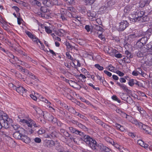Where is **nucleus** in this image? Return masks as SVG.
I'll list each match as a JSON object with an SVG mask.
<instances>
[{"label":"nucleus","instance_id":"nucleus-43","mask_svg":"<svg viewBox=\"0 0 152 152\" xmlns=\"http://www.w3.org/2000/svg\"><path fill=\"white\" fill-rule=\"evenodd\" d=\"M95 66L99 70L102 71L104 69V68L102 66H100L99 64H95Z\"/></svg>","mask_w":152,"mask_h":152},{"label":"nucleus","instance_id":"nucleus-48","mask_svg":"<svg viewBox=\"0 0 152 152\" xmlns=\"http://www.w3.org/2000/svg\"><path fill=\"white\" fill-rule=\"evenodd\" d=\"M112 98L113 100L117 101L119 103H120L121 102L120 100L118 99V98L116 95L113 96L112 97Z\"/></svg>","mask_w":152,"mask_h":152},{"label":"nucleus","instance_id":"nucleus-15","mask_svg":"<svg viewBox=\"0 0 152 152\" xmlns=\"http://www.w3.org/2000/svg\"><path fill=\"white\" fill-rule=\"evenodd\" d=\"M20 140L27 144L29 143L31 141L29 137L26 135L23 134L22 135Z\"/></svg>","mask_w":152,"mask_h":152},{"label":"nucleus","instance_id":"nucleus-25","mask_svg":"<svg viewBox=\"0 0 152 152\" xmlns=\"http://www.w3.org/2000/svg\"><path fill=\"white\" fill-rule=\"evenodd\" d=\"M94 27V29L99 31L102 32L104 30L102 28L98 25H95Z\"/></svg>","mask_w":152,"mask_h":152},{"label":"nucleus","instance_id":"nucleus-64","mask_svg":"<svg viewBox=\"0 0 152 152\" xmlns=\"http://www.w3.org/2000/svg\"><path fill=\"white\" fill-rule=\"evenodd\" d=\"M104 72L109 77H111L112 76L111 73L107 70H104Z\"/></svg>","mask_w":152,"mask_h":152},{"label":"nucleus","instance_id":"nucleus-9","mask_svg":"<svg viewBox=\"0 0 152 152\" xmlns=\"http://www.w3.org/2000/svg\"><path fill=\"white\" fill-rule=\"evenodd\" d=\"M55 145V143L52 140H46L44 141V146L48 148L52 147L54 145Z\"/></svg>","mask_w":152,"mask_h":152},{"label":"nucleus","instance_id":"nucleus-54","mask_svg":"<svg viewBox=\"0 0 152 152\" xmlns=\"http://www.w3.org/2000/svg\"><path fill=\"white\" fill-rule=\"evenodd\" d=\"M127 120H128L129 121L131 122L132 121V119H133L132 117L130 115H127L126 116V118Z\"/></svg>","mask_w":152,"mask_h":152},{"label":"nucleus","instance_id":"nucleus-50","mask_svg":"<svg viewBox=\"0 0 152 152\" xmlns=\"http://www.w3.org/2000/svg\"><path fill=\"white\" fill-rule=\"evenodd\" d=\"M66 55L67 57L69 59L73 61V58L72 57L70 54L68 52H66Z\"/></svg>","mask_w":152,"mask_h":152},{"label":"nucleus","instance_id":"nucleus-52","mask_svg":"<svg viewBox=\"0 0 152 152\" xmlns=\"http://www.w3.org/2000/svg\"><path fill=\"white\" fill-rule=\"evenodd\" d=\"M45 130L42 128H41L38 131V133L39 134H41L45 133Z\"/></svg>","mask_w":152,"mask_h":152},{"label":"nucleus","instance_id":"nucleus-8","mask_svg":"<svg viewBox=\"0 0 152 152\" xmlns=\"http://www.w3.org/2000/svg\"><path fill=\"white\" fill-rule=\"evenodd\" d=\"M94 121L98 124L101 125L102 127L105 128L107 129H109L110 127L104 123L103 122L97 117L95 119Z\"/></svg>","mask_w":152,"mask_h":152},{"label":"nucleus","instance_id":"nucleus-63","mask_svg":"<svg viewBox=\"0 0 152 152\" xmlns=\"http://www.w3.org/2000/svg\"><path fill=\"white\" fill-rule=\"evenodd\" d=\"M151 28V27H150V28H149V29L147 31V34H148V35H149L150 36H151V32L152 31V29Z\"/></svg>","mask_w":152,"mask_h":152},{"label":"nucleus","instance_id":"nucleus-32","mask_svg":"<svg viewBox=\"0 0 152 152\" xmlns=\"http://www.w3.org/2000/svg\"><path fill=\"white\" fill-rule=\"evenodd\" d=\"M77 123H76V125L78 126V127L81 128L82 129H87L86 127L84 125H83V124H81V123H80L78 122H76Z\"/></svg>","mask_w":152,"mask_h":152},{"label":"nucleus","instance_id":"nucleus-28","mask_svg":"<svg viewBox=\"0 0 152 152\" xmlns=\"http://www.w3.org/2000/svg\"><path fill=\"white\" fill-rule=\"evenodd\" d=\"M142 129L143 130L145 131L146 133L148 134H150V133H151V131H150V132H149V130H147V129H150V127L145 124H143Z\"/></svg>","mask_w":152,"mask_h":152},{"label":"nucleus","instance_id":"nucleus-10","mask_svg":"<svg viewBox=\"0 0 152 152\" xmlns=\"http://www.w3.org/2000/svg\"><path fill=\"white\" fill-rule=\"evenodd\" d=\"M97 145L98 144H97L96 141L93 139L92 140H91V142L88 145L92 149L95 150L97 149Z\"/></svg>","mask_w":152,"mask_h":152},{"label":"nucleus","instance_id":"nucleus-7","mask_svg":"<svg viewBox=\"0 0 152 152\" xmlns=\"http://www.w3.org/2000/svg\"><path fill=\"white\" fill-rule=\"evenodd\" d=\"M129 25L126 20H123L120 23L119 29L120 31H124Z\"/></svg>","mask_w":152,"mask_h":152},{"label":"nucleus","instance_id":"nucleus-37","mask_svg":"<svg viewBox=\"0 0 152 152\" xmlns=\"http://www.w3.org/2000/svg\"><path fill=\"white\" fill-rule=\"evenodd\" d=\"M135 82H136V80L133 79H130L128 82L129 85L131 86H132L134 84Z\"/></svg>","mask_w":152,"mask_h":152},{"label":"nucleus","instance_id":"nucleus-4","mask_svg":"<svg viewBox=\"0 0 152 152\" xmlns=\"http://www.w3.org/2000/svg\"><path fill=\"white\" fill-rule=\"evenodd\" d=\"M18 118L20 119V121L23 124L26 125L29 127L31 128L32 127V124H33V120L31 119L28 120L24 119L23 118H21L20 116H18Z\"/></svg>","mask_w":152,"mask_h":152},{"label":"nucleus","instance_id":"nucleus-44","mask_svg":"<svg viewBox=\"0 0 152 152\" xmlns=\"http://www.w3.org/2000/svg\"><path fill=\"white\" fill-rule=\"evenodd\" d=\"M144 54V53L140 50L137 52V55L138 57H142L143 56Z\"/></svg>","mask_w":152,"mask_h":152},{"label":"nucleus","instance_id":"nucleus-34","mask_svg":"<svg viewBox=\"0 0 152 152\" xmlns=\"http://www.w3.org/2000/svg\"><path fill=\"white\" fill-rule=\"evenodd\" d=\"M131 7H129L128 6H126L124 9V12L125 13H129V12L131 10Z\"/></svg>","mask_w":152,"mask_h":152},{"label":"nucleus","instance_id":"nucleus-5","mask_svg":"<svg viewBox=\"0 0 152 152\" xmlns=\"http://www.w3.org/2000/svg\"><path fill=\"white\" fill-rule=\"evenodd\" d=\"M18 118L20 119V121L23 124L26 125L29 127L31 128L32 127V124H33V120L31 119L28 120L24 119L23 118H21L20 116H18Z\"/></svg>","mask_w":152,"mask_h":152},{"label":"nucleus","instance_id":"nucleus-56","mask_svg":"<svg viewBox=\"0 0 152 152\" xmlns=\"http://www.w3.org/2000/svg\"><path fill=\"white\" fill-rule=\"evenodd\" d=\"M117 52L115 53L114 56H115L116 58H120L122 57V56L121 54L117 53Z\"/></svg>","mask_w":152,"mask_h":152},{"label":"nucleus","instance_id":"nucleus-16","mask_svg":"<svg viewBox=\"0 0 152 152\" xmlns=\"http://www.w3.org/2000/svg\"><path fill=\"white\" fill-rule=\"evenodd\" d=\"M117 84L120 86L121 88L123 89L124 90H125L126 92H128L130 91L127 87L126 86L123 84H121L119 82H117Z\"/></svg>","mask_w":152,"mask_h":152},{"label":"nucleus","instance_id":"nucleus-26","mask_svg":"<svg viewBox=\"0 0 152 152\" xmlns=\"http://www.w3.org/2000/svg\"><path fill=\"white\" fill-rule=\"evenodd\" d=\"M144 45L138 40L136 44V46L137 49H140L144 46Z\"/></svg>","mask_w":152,"mask_h":152},{"label":"nucleus","instance_id":"nucleus-62","mask_svg":"<svg viewBox=\"0 0 152 152\" xmlns=\"http://www.w3.org/2000/svg\"><path fill=\"white\" fill-rule=\"evenodd\" d=\"M88 85L89 86H90L92 87L93 89L96 90H99V88L98 87H95V86L92 83H90L88 84Z\"/></svg>","mask_w":152,"mask_h":152},{"label":"nucleus","instance_id":"nucleus-59","mask_svg":"<svg viewBox=\"0 0 152 152\" xmlns=\"http://www.w3.org/2000/svg\"><path fill=\"white\" fill-rule=\"evenodd\" d=\"M137 142L138 144L140 145L141 146H143V145H144V142L141 140H138Z\"/></svg>","mask_w":152,"mask_h":152},{"label":"nucleus","instance_id":"nucleus-13","mask_svg":"<svg viewBox=\"0 0 152 152\" xmlns=\"http://www.w3.org/2000/svg\"><path fill=\"white\" fill-rule=\"evenodd\" d=\"M22 134L20 133V130L16 131L13 134V137L16 139L20 140Z\"/></svg>","mask_w":152,"mask_h":152},{"label":"nucleus","instance_id":"nucleus-60","mask_svg":"<svg viewBox=\"0 0 152 152\" xmlns=\"http://www.w3.org/2000/svg\"><path fill=\"white\" fill-rule=\"evenodd\" d=\"M116 73L120 76H123L124 75V74L123 72H122L119 70L117 71Z\"/></svg>","mask_w":152,"mask_h":152},{"label":"nucleus","instance_id":"nucleus-2","mask_svg":"<svg viewBox=\"0 0 152 152\" xmlns=\"http://www.w3.org/2000/svg\"><path fill=\"white\" fill-rule=\"evenodd\" d=\"M144 14V12L143 11L137 10L134 14L131 15L129 18L130 21L133 23L140 21L141 20Z\"/></svg>","mask_w":152,"mask_h":152},{"label":"nucleus","instance_id":"nucleus-53","mask_svg":"<svg viewBox=\"0 0 152 152\" xmlns=\"http://www.w3.org/2000/svg\"><path fill=\"white\" fill-rule=\"evenodd\" d=\"M76 134H79L80 136H83V137L85 135L84 134L83 132L81 131H79L77 130V131Z\"/></svg>","mask_w":152,"mask_h":152},{"label":"nucleus","instance_id":"nucleus-12","mask_svg":"<svg viewBox=\"0 0 152 152\" xmlns=\"http://www.w3.org/2000/svg\"><path fill=\"white\" fill-rule=\"evenodd\" d=\"M115 3V0H110L107 1L105 4L107 7H108V10H110L112 6Z\"/></svg>","mask_w":152,"mask_h":152},{"label":"nucleus","instance_id":"nucleus-57","mask_svg":"<svg viewBox=\"0 0 152 152\" xmlns=\"http://www.w3.org/2000/svg\"><path fill=\"white\" fill-rule=\"evenodd\" d=\"M108 68H109V70L110 71L113 72L114 71L115 68L112 65L110 64L108 66Z\"/></svg>","mask_w":152,"mask_h":152},{"label":"nucleus","instance_id":"nucleus-45","mask_svg":"<svg viewBox=\"0 0 152 152\" xmlns=\"http://www.w3.org/2000/svg\"><path fill=\"white\" fill-rule=\"evenodd\" d=\"M140 49V50L144 53H145L146 52H149L147 48H146L145 47H143V46L142 48H141Z\"/></svg>","mask_w":152,"mask_h":152},{"label":"nucleus","instance_id":"nucleus-41","mask_svg":"<svg viewBox=\"0 0 152 152\" xmlns=\"http://www.w3.org/2000/svg\"><path fill=\"white\" fill-rule=\"evenodd\" d=\"M69 129L70 132L72 133L76 134L77 132V130L75 128L72 127H70L69 128Z\"/></svg>","mask_w":152,"mask_h":152},{"label":"nucleus","instance_id":"nucleus-20","mask_svg":"<svg viewBox=\"0 0 152 152\" xmlns=\"http://www.w3.org/2000/svg\"><path fill=\"white\" fill-rule=\"evenodd\" d=\"M115 126L118 130L121 132H123L125 130L123 126H121V125L118 123H116L115 124Z\"/></svg>","mask_w":152,"mask_h":152},{"label":"nucleus","instance_id":"nucleus-33","mask_svg":"<svg viewBox=\"0 0 152 152\" xmlns=\"http://www.w3.org/2000/svg\"><path fill=\"white\" fill-rule=\"evenodd\" d=\"M80 11L82 14L83 15H85V14H86V7H80Z\"/></svg>","mask_w":152,"mask_h":152},{"label":"nucleus","instance_id":"nucleus-61","mask_svg":"<svg viewBox=\"0 0 152 152\" xmlns=\"http://www.w3.org/2000/svg\"><path fill=\"white\" fill-rule=\"evenodd\" d=\"M121 98L123 100L126 101L128 98V97L127 95L123 94V95L122 96Z\"/></svg>","mask_w":152,"mask_h":152},{"label":"nucleus","instance_id":"nucleus-29","mask_svg":"<svg viewBox=\"0 0 152 152\" xmlns=\"http://www.w3.org/2000/svg\"><path fill=\"white\" fill-rule=\"evenodd\" d=\"M108 7H107L105 4L104 6H102L100 8V11H102V12H104L107 10H109Z\"/></svg>","mask_w":152,"mask_h":152},{"label":"nucleus","instance_id":"nucleus-6","mask_svg":"<svg viewBox=\"0 0 152 152\" xmlns=\"http://www.w3.org/2000/svg\"><path fill=\"white\" fill-rule=\"evenodd\" d=\"M97 148L102 152H112V150L110 148L100 143L98 144Z\"/></svg>","mask_w":152,"mask_h":152},{"label":"nucleus","instance_id":"nucleus-21","mask_svg":"<svg viewBox=\"0 0 152 152\" xmlns=\"http://www.w3.org/2000/svg\"><path fill=\"white\" fill-rule=\"evenodd\" d=\"M87 14L88 16L91 17L92 18H96V13L94 12H91L90 11H87Z\"/></svg>","mask_w":152,"mask_h":152},{"label":"nucleus","instance_id":"nucleus-23","mask_svg":"<svg viewBox=\"0 0 152 152\" xmlns=\"http://www.w3.org/2000/svg\"><path fill=\"white\" fill-rule=\"evenodd\" d=\"M104 139L107 142L110 143L112 145H115V142L112 139L108 137H104Z\"/></svg>","mask_w":152,"mask_h":152},{"label":"nucleus","instance_id":"nucleus-1","mask_svg":"<svg viewBox=\"0 0 152 152\" xmlns=\"http://www.w3.org/2000/svg\"><path fill=\"white\" fill-rule=\"evenodd\" d=\"M12 120L8 118L7 114L0 110V129L2 127L7 128Z\"/></svg>","mask_w":152,"mask_h":152},{"label":"nucleus","instance_id":"nucleus-58","mask_svg":"<svg viewBox=\"0 0 152 152\" xmlns=\"http://www.w3.org/2000/svg\"><path fill=\"white\" fill-rule=\"evenodd\" d=\"M137 109L141 114L143 113H144V111L143 110V109L141 107L137 106Z\"/></svg>","mask_w":152,"mask_h":152},{"label":"nucleus","instance_id":"nucleus-40","mask_svg":"<svg viewBox=\"0 0 152 152\" xmlns=\"http://www.w3.org/2000/svg\"><path fill=\"white\" fill-rule=\"evenodd\" d=\"M12 126L15 130L18 131L20 130L21 129V127H20V126L18 124H14L12 125Z\"/></svg>","mask_w":152,"mask_h":152},{"label":"nucleus","instance_id":"nucleus-18","mask_svg":"<svg viewBox=\"0 0 152 152\" xmlns=\"http://www.w3.org/2000/svg\"><path fill=\"white\" fill-rule=\"evenodd\" d=\"M43 3L48 7L52 6L51 0H44L43 1Z\"/></svg>","mask_w":152,"mask_h":152},{"label":"nucleus","instance_id":"nucleus-39","mask_svg":"<svg viewBox=\"0 0 152 152\" xmlns=\"http://www.w3.org/2000/svg\"><path fill=\"white\" fill-rule=\"evenodd\" d=\"M66 4L68 5H72L75 3L74 0H64Z\"/></svg>","mask_w":152,"mask_h":152},{"label":"nucleus","instance_id":"nucleus-49","mask_svg":"<svg viewBox=\"0 0 152 152\" xmlns=\"http://www.w3.org/2000/svg\"><path fill=\"white\" fill-rule=\"evenodd\" d=\"M52 4V6L53 5H59L58 4V0H51Z\"/></svg>","mask_w":152,"mask_h":152},{"label":"nucleus","instance_id":"nucleus-35","mask_svg":"<svg viewBox=\"0 0 152 152\" xmlns=\"http://www.w3.org/2000/svg\"><path fill=\"white\" fill-rule=\"evenodd\" d=\"M65 45L67 48L71 50H72L74 47L69 42L67 41L65 42Z\"/></svg>","mask_w":152,"mask_h":152},{"label":"nucleus","instance_id":"nucleus-42","mask_svg":"<svg viewBox=\"0 0 152 152\" xmlns=\"http://www.w3.org/2000/svg\"><path fill=\"white\" fill-rule=\"evenodd\" d=\"M140 5V7L142 8L145 6L146 4V1H140L139 3Z\"/></svg>","mask_w":152,"mask_h":152},{"label":"nucleus","instance_id":"nucleus-55","mask_svg":"<svg viewBox=\"0 0 152 152\" xmlns=\"http://www.w3.org/2000/svg\"><path fill=\"white\" fill-rule=\"evenodd\" d=\"M34 141L36 143H40L41 142V139L39 137H36L34 139Z\"/></svg>","mask_w":152,"mask_h":152},{"label":"nucleus","instance_id":"nucleus-11","mask_svg":"<svg viewBox=\"0 0 152 152\" xmlns=\"http://www.w3.org/2000/svg\"><path fill=\"white\" fill-rule=\"evenodd\" d=\"M93 139L90 136L87 135H85L83 137L81 138V139L84 141L87 145L91 142V140H92Z\"/></svg>","mask_w":152,"mask_h":152},{"label":"nucleus","instance_id":"nucleus-14","mask_svg":"<svg viewBox=\"0 0 152 152\" xmlns=\"http://www.w3.org/2000/svg\"><path fill=\"white\" fill-rule=\"evenodd\" d=\"M16 91L20 94L23 95V94L26 92L27 90L21 86H19L16 89Z\"/></svg>","mask_w":152,"mask_h":152},{"label":"nucleus","instance_id":"nucleus-24","mask_svg":"<svg viewBox=\"0 0 152 152\" xmlns=\"http://www.w3.org/2000/svg\"><path fill=\"white\" fill-rule=\"evenodd\" d=\"M32 39H33V41L37 44L38 45V42H39L41 45L42 48H43L44 47V45H43V44L37 38H36L35 36H34Z\"/></svg>","mask_w":152,"mask_h":152},{"label":"nucleus","instance_id":"nucleus-46","mask_svg":"<svg viewBox=\"0 0 152 152\" xmlns=\"http://www.w3.org/2000/svg\"><path fill=\"white\" fill-rule=\"evenodd\" d=\"M86 4H93L95 0H85Z\"/></svg>","mask_w":152,"mask_h":152},{"label":"nucleus","instance_id":"nucleus-51","mask_svg":"<svg viewBox=\"0 0 152 152\" xmlns=\"http://www.w3.org/2000/svg\"><path fill=\"white\" fill-rule=\"evenodd\" d=\"M45 28L46 32L48 34L51 33L52 31L48 27L45 26Z\"/></svg>","mask_w":152,"mask_h":152},{"label":"nucleus","instance_id":"nucleus-27","mask_svg":"<svg viewBox=\"0 0 152 152\" xmlns=\"http://www.w3.org/2000/svg\"><path fill=\"white\" fill-rule=\"evenodd\" d=\"M56 134L55 131H53L49 133V134L50 136H49V138L51 139L55 138L56 137Z\"/></svg>","mask_w":152,"mask_h":152},{"label":"nucleus","instance_id":"nucleus-22","mask_svg":"<svg viewBox=\"0 0 152 152\" xmlns=\"http://www.w3.org/2000/svg\"><path fill=\"white\" fill-rule=\"evenodd\" d=\"M110 50H108V53L110 56H113L115 53L118 52V51L115 49H113L112 48L110 47Z\"/></svg>","mask_w":152,"mask_h":152},{"label":"nucleus","instance_id":"nucleus-38","mask_svg":"<svg viewBox=\"0 0 152 152\" xmlns=\"http://www.w3.org/2000/svg\"><path fill=\"white\" fill-rule=\"evenodd\" d=\"M41 11L43 13H47L48 12V10L46 7L42 6L40 9Z\"/></svg>","mask_w":152,"mask_h":152},{"label":"nucleus","instance_id":"nucleus-47","mask_svg":"<svg viewBox=\"0 0 152 152\" xmlns=\"http://www.w3.org/2000/svg\"><path fill=\"white\" fill-rule=\"evenodd\" d=\"M26 34L31 39H32L35 36L30 32L27 31L26 32Z\"/></svg>","mask_w":152,"mask_h":152},{"label":"nucleus","instance_id":"nucleus-17","mask_svg":"<svg viewBox=\"0 0 152 152\" xmlns=\"http://www.w3.org/2000/svg\"><path fill=\"white\" fill-rule=\"evenodd\" d=\"M5 128V130L3 131L0 130V134L1 135H2L4 137H8V135H9V132L7 131V130L6 129L7 128Z\"/></svg>","mask_w":152,"mask_h":152},{"label":"nucleus","instance_id":"nucleus-3","mask_svg":"<svg viewBox=\"0 0 152 152\" xmlns=\"http://www.w3.org/2000/svg\"><path fill=\"white\" fill-rule=\"evenodd\" d=\"M43 116L44 118L51 122H55L56 121V118H54L51 114L46 112L43 113Z\"/></svg>","mask_w":152,"mask_h":152},{"label":"nucleus","instance_id":"nucleus-19","mask_svg":"<svg viewBox=\"0 0 152 152\" xmlns=\"http://www.w3.org/2000/svg\"><path fill=\"white\" fill-rule=\"evenodd\" d=\"M149 35L147 34L146 37H142L138 40L144 45L146 44V42L147 41L148 38V37H149Z\"/></svg>","mask_w":152,"mask_h":152},{"label":"nucleus","instance_id":"nucleus-30","mask_svg":"<svg viewBox=\"0 0 152 152\" xmlns=\"http://www.w3.org/2000/svg\"><path fill=\"white\" fill-rule=\"evenodd\" d=\"M95 75L97 77L98 79L100 80L101 82H102L103 84H104V82L105 83L106 82L105 80H104V79L103 78V79L101 76H100L97 74H96V73H95Z\"/></svg>","mask_w":152,"mask_h":152},{"label":"nucleus","instance_id":"nucleus-31","mask_svg":"<svg viewBox=\"0 0 152 152\" xmlns=\"http://www.w3.org/2000/svg\"><path fill=\"white\" fill-rule=\"evenodd\" d=\"M146 47L148 51L149 52H151L152 50V42H150L146 45Z\"/></svg>","mask_w":152,"mask_h":152},{"label":"nucleus","instance_id":"nucleus-36","mask_svg":"<svg viewBox=\"0 0 152 152\" xmlns=\"http://www.w3.org/2000/svg\"><path fill=\"white\" fill-rule=\"evenodd\" d=\"M125 53L126 55L127 59L128 58H132L133 57V56L131 54V53L128 50H126L125 51Z\"/></svg>","mask_w":152,"mask_h":152}]
</instances>
